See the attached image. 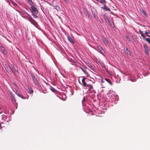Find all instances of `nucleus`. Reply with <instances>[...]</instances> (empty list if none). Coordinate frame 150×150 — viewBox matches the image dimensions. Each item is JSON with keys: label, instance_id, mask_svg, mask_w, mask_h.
Masks as SVG:
<instances>
[{"label": "nucleus", "instance_id": "obj_29", "mask_svg": "<svg viewBox=\"0 0 150 150\" xmlns=\"http://www.w3.org/2000/svg\"><path fill=\"white\" fill-rule=\"evenodd\" d=\"M12 3L15 6H17L16 4L14 2H12Z\"/></svg>", "mask_w": 150, "mask_h": 150}, {"label": "nucleus", "instance_id": "obj_8", "mask_svg": "<svg viewBox=\"0 0 150 150\" xmlns=\"http://www.w3.org/2000/svg\"><path fill=\"white\" fill-rule=\"evenodd\" d=\"M102 40L106 45H108L109 43V41L105 38H103Z\"/></svg>", "mask_w": 150, "mask_h": 150}, {"label": "nucleus", "instance_id": "obj_31", "mask_svg": "<svg viewBox=\"0 0 150 150\" xmlns=\"http://www.w3.org/2000/svg\"><path fill=\"white\" fill-rule=\"evenodd\" d=\"M2 127L1 124V123H0V129H2Z\"/></svg>", "mask_w": 150, "mask_h": 150}, {"label": "nucleus", "instance_id": "obj_36", "mask_svg": "<svg viewBox=\"0 0 150 150\" xmlns=\"http://www.w3.org/2000/svg\"><path fill=\"white\" fill-rule=\"evenodd\" d=\"M71 62H74V61L73 60H71Z\"/></svg>", "mask_w": 150, "mask_h": 150}, {"label": "nucleus", "instance_id": "obj_20", "mask_svg": "<svg viewBox=\"0 0 150 150\" xmlns=\"http://www.w3.org/2000/svg\"><path fill=\"white\" fill-rule=\"evenodd\" d=\"M126 38L127 40L129 41H131V39H130V38L129 37V36H126Z\"/></svg>", "mask_w": 150, "mask_h": 150}, {"label": "nucleus", "instance_id": "obj_26", "mask_svg": "<svg viewBox=\"0 0 150 150\" xmlns=\"http://www.w3.org/2000/svg\"><path fill=\"white\" fill-rule=\"evenodd\" d=\"M35 14H32V15L34 17V18H37L38 16L35 15Z\"/></svg>", "mask_w": 150, "mask_h": 150}, {"label": "nucleus", "instance_id": "obj_19", "mask_svg": "<svg viewBox=\"0 0 150 150\" xmlns=\"http://www.w3.org/2000/svg\"><path fill=\"white\" fill-rule=\"evenodd\" d=\"M145 33L146 34V35L149 37H150V33L148 32H145Z\"/></svg>", "mask_w": 150, "mask_h": 150}, {"label": "nucleus", "instance_id": "obj_18", "mask_svg": "<svg viewBox=\"0 0 150 150\" xmlns=\"http://www.w3.org/2000/svg\"><path fill=\"white\" fill-rule=\"evenodd\" d=\"M139 32L141 33V36L144 39L145 38V36L143 34L142 31L140 30H139Z\"/></svg>", "mask_w": 150, "mask_h": 150}, {"label": "nucleus", "instance_id": "obj_33", "mask_svg": "<svg viewBox=\"0 0 150 150\" xmlns=\"http://www.w3.org/2000/svg\"><path fill=\"white\" fill-rule=\"evenodd\" d=\"M127 54H130V51H128V52H127Z\"/></svg>", "mask_w": 150, "mask_h": 150}, {"label": "nucleus", "instance_id": "obj_17", "mask_svg": "<svg viewBox=\"0 0 150 150\" xmlns=\"http://www.w3.org/2000/svg\"><path fill=\"white\" fill-rule=\"evenodd\" d=\"M10 93L12 99L13 100H15V97L13 95V93L12 92H11Z\"/></svg>", "mask_w": 150, "mask_h": 150}, {"label": "nucleus", "instance_id": "obj_22", "mask_svg": "<svg viewBox=\"0 0 150 150\" xmlns=\"http://www.w3.org/2000/svg\"><path fill=\"white\" fill-rule=\"evenodd\" d=\"M145 40L146 41H147L148 42H149L150 44V38H147L145 39Z\"/></svg>", "mask_w": 150, "mask_h": 150}, {"label": "nucleus", "instance_id": "obj_3", "mask_svg": "<svg viewBox=\"0 0 150 150\" xmlns=\"http://www.w3.org/2000/svg\"><path fill=\"white\" fill-rule=\"evenodd\" d=\"M31 76L33 82L36 85L37 87L38 88H40L41 86L38 83L36 78L35 77L34 74L33 73H31Z\"/></svg>", "mask_w": 150, "mask_h": 150}, {"label": "nucleus", "instance_id": "obj_2", "mask_svg": "<svg viewBox=\"0 0 150 150\" xmlns=\"http://www.w3.org/2000/svg\"><path fill=\"white\" fill-rule=\"evenodd\" d=\"M86 79V78H85V77H83V79H82V83L81 85L83 86H84L85 87H88V90L89 91H91L92 89H93V88L92 85L91 84L87 83H86L85 81V80Z\"/></svg>", "mask_w": 150, "mask_h": 150}, {"label": "nucleus", "instance_id": "obj_37", "mask_svg": "<svg viewBox=\"0 0 150 150\" xmlns=\"http://www.w3.org/2000/svg\"><path fill=\"white\" fill-rule=\"evenodd\" d=\"M126 50L127 51H128V48H126Z\"/></svg>", "mask_w": 150, "mask_h": 150}, {"label": "nucleus", "instance_id": "obj_35", "mask_svg": "<svg viewBox=\"0 0 150 150\" xmlns=\"http://www.w3.org/2000/svg\"><path fill=\"white\" fill-rule=\"evenodd\" d=\"M92 83L93 84L94 83H95V81H93Z\"/></svg>", "mask_w": 150, "mask_h": 150}, {"label": "nucleus", "instance_id": "obj_27", "mask_svg": "<svg viewBox=\"0 0 150 150\" xmlns=\"http://www.w3.org/2000/svg\"><path fill=\"white\" fill-rule=\"evenodd\" d=\"M145 52L147 54L149 53L148 49H146V50L145 49Z\"/></svg>", "mask_w": 150, "mask_h": 150}, {"label": "nucleus", "instance_id": "obj_24", "mask_svg": "<svg viewBox=\"0 0 150 150\" xmlns=\"http://www.w3.org/2000/svg\"><path fill=\"white\" fill-rule=\"evenodd\" d=\"M144 47L145 49H145H148V47H147V46L146 45H145V44H144Z\"/></svg>", "mask_w": 150, "mask_h": 150}, {"label": "nucleus", "instance_id": "obj_40", "mask_svg": "<svg viewBox=\"0 0 150 150\" xmlns=\"http://www.w3.org/2000/svg\"><path fill=\"white\" fill-rule=\"evenodd\" d=\"M2 113V112H1V111H0V114H1Z\"/></svg>", "mask_w": 150, "mask_h": 150}, {"label": "nucleus", "instance_id": "obj_15", "mask_svg": "<svg viewBox=\"0 0 150 150\" xmlns=\"http://www.w3.org/2000/svg\"><path fill=\"white\" fill-rule=\"evenodd\" d=\"M100 2L103 4L105 5L106 1L105 0H100Z\"/></svg>", "mask_w": 150, "mask_h": 150}, {"label": "nucleus", "instance_id": "obj_5", "mask_svg": "<svg viewBox=\"0 0 150 150\" xmlns=\"http://www.w3.org/2000/svg\"><path fill=\"white\" fill-rule=\"evenodd\" d=\"M81 70L86 75L87 77L89 76V74L86 71V69H88L86 67L83 66L80 67Z\"/></svg>", "mask_w": 150, "mask_h": 150}, {"label": "nucleus", "instance_id": "obj_25", "mask_svg": "<svg viewBox=\"0 0 150 150\" xmlns=\"http://www.w3.org/2000/svg\"><path fill=\"white\" fill-rule=\"evenodd\" d=\"M142 13L144 15H145L146 14V13H145V12H144V10L143 9H142V11H141Z\"/></svg>", "mask_w": 150, "mask_h": 150}, {"label": "nucleus", "instance_id": "obj_9", "mask_svg": "<svg viewBox=\"0 0 150 150\" xmlns=\"http://www.w3.org/2000/svg\"><path fill=\"white\" fill-rule=\"evenodd\" d=\"M15 93L16 94L18 95L19 97H21V98L24 99L25 98L24 97V96L21 95L16 90L15 91Z\"/></svg>", "mask_w": 150, "mask_h": 150}, {"label": "nucleus", "instance_id": "obj_6", "mask_svg": "<svg viewBox=\"0 0 150 150\" xmlns=\"http://www.w3.org/2000/svg\"><path fill=\"white\" fill-rule=\"evenodd\" d=\"M97 47L99 52L103 55L105 53V51L103 49L101 46L98 45L97 46Z\"/></svg>", "mask_w": 150, "mask_h": 150}, {"label": "nucleus", "instance_id": "obj_7", "mask_svg": "<svg viewBox=\"0 0 150 150\" xmlns=\"http://www.w3.org/2000/svg\"><path fill=\"white\" fill-rule=\"evenodd\" d=\"M67 39L69 42L71 43H74V39L71 37L70 36H67Z\"/></svg>", "mask_w": 150, "mask_h": 150}, {"label": "nucleus", "instance_id": "obj_39", "mask_svg": "<svg viewBox=\"0 0 150 150\" xmlns=\"http://www.w3.org/2000/svg\"><path fill=\"white\" fill-rule=\"evenodd\" d=\"M31 0H28V2L29 1H30Z\"/></svg>", "mask_w": 150, "mask_h": 150}, {"label": "nucleus", "instance_id": "obj_30", "mask_svg": "<svg viewBox=\"0 0 150 150\" xmlns=\"http://www.w3.org/2000/svg\"><path fill=\"white\" fill-rule=\"evenodd\" d=\"M85 13L86 16H87L88 15V13L86 11H85Z\"/></svg>", "mask_w": 150, "mask_h": 150}, {"label": "nucleus", "instance_id": "obj_13", "mask_svg": "<svg viewBox=\"0 0 150 150\" xmlns=\"http://www.w3.org/2000/svg\"><path fill=\"white\" fill-rule=\"evenodd\" d=\"M104 18L106 21V23H110V21H109L107 16L105 15H104Z\"/></svg>", "mask_w": 150, "mask_h": 150}, {"label": "nucleus", "instance_id": "obj_34", "mask_svg": "<svg viewBox=\"0 0 150 150\" xmlns=\"http://www.w3.org/2000/svg\"><path fill=\"white\" fill-rule=\"evenodd\" d=\"M101 82H102V83H104V81H103V79H102V80H101Z\"/></svg>", "mask_w": 150, "mask_h": 150}, {"label": "nucleus", "instance_id": "obj_21", "mask_svg": "<svg viewBox=\"0 0 150 150\" xmlns=\"http://www.w3.org/2000/svg\"><path fill=\"white\" fill-rule=\"evenodd\" d=\"M51 90L53 92H55L56 90H55L52 87H51L50 88Z\"/></svg>", "mask_w": 150, "mask_h": 150}, {"label": "nucleus", "instance_id": "obj_10", "mask_svg": "<svg viewBox=\"0 0 150 150\" xmlns=\"http://www.w3.org/2000/svg\"><path fill=\"white\" fill-rule=\"evenodd\" d=\"M101 8L105 10L106 11H110V9L109 8H108L107 6H105V5H104L103 7H101Z\"/></svg>", "mask_w": 150, "mask_h": 150}, {"label": "nucleus", "instance_id": "obj_38", "mask_svg": "<svg viewBox=\"0 0 150 150\" xmlns=\"http://www.w3.org/2000/svg\"><path fill=\"white\" fill-rule=\"evenodd\" d=\"M64 1L66 2V1H67V0H64Z\"/></svg>", "mask_w": 150, "mask_h": 150}, {"label": "nucleus", "instance_id": "obj_14", "mask_svg": "<svg viewBox=\"0 0 150 150\" xmlns=\"http://www.w3.org/2000/svg\"><path fill=\"white\" fill-rule=\"evenodd\" d=\"M105 80L106 81L108 82L110 85H112V83L110 81L109 79L105 78Z\"/></svg>", "mask_w": 150, "mask_h": 150}, {"label": "nucleus", "instance_id": "obj_41", "mask_svg": "<svg viewBox=\"0 0 150 150\" xmlns=\"http://www.w3.org/2000/svg\"><path fill=\"white\" fill-rule=\"evenodd\" d=\"M1 109V107H0V109Z\"/></svg>", "mask_w": 150, "mask_h": 150}, {"label": "nucleus", "instance_id": "obj_16", "mask_svg": "<svg viewBox=\"0 0 150 150\" xmlns=\"http://www.w3.org/2000/svg\"><path fill=\"white\" fill-rule=\"evenodd\" d=\"M110 25L113 28H114L115 27V25L114 24V23L113 22H110V23H109Z\"/></svg>", "mask_w": 150, "mask_h": 150}, {"label": "nucleus", "instance_id": "obj_23", "mask_svg": "<svg viewBox=\"0 0 150 150\" xmlns=\"http://www.w3.org/2000/svg\"><path fill=\"white\" fill-rule=\"evenodd\" d=\"M28 3L30 5H31V6H33V2L31 0L28 1Z\"/></svg>", "mask_w": 150, "mask_h": 150}, {"label": "nucleus", "instance_id": "obj_4", "mask_svg": "<svg viewBox=\"0 0 150 150\" xmlns=\"http://www.w3.org/2000/svg\"><path fill=\"white\" fill-rule=\"evenodd\" d=\"M30 10L32 14H37L38 13V11L37 8L33 6H31Z\"/></svg>", "mask_w": 150, "mask_h": 150}, {"label": "nucleus", "instance_id": "obj_1", "mask_svg": "<svg viewBox=\"0 0 150 150\" xmlns=\"http://www.w3.org/2000/svg\"><path fill=\"white\" fill-rule=\"evenodd\" d=\"M21 13L24 15V16H23V18L26 17L27 18L32 24L35 26H37V23L35 21L25 10H23Z\"/></svg>", "mask_w": 150, "mask_h": 150}, {"label": "nucleus", "instance_id": "obj_12", "mask_svg": "<svg viewBox=\"0 0 150 150\" xmlns=\"http://www.w3.org/2000/svg\"><path fill=\"white\" fill-rule=\"evenodd\" d=\"M28 92L29 93H32L33 92V91L31 88L28 87Z\"/></svg>", "mask_w": 150, "mask_h": 150}, {"label": "nucleus", "instance_id": "obj_28", "mask_svg": "<svg viewBox=\"0 0 150 150\" xmlns=\"http://www.w3.org/2000/svg\"><path fill=\"white\" fill-rule=\"evenodd\" d=\"M12 68H13V69L15 71H16V68H15V66L14 65H13L12 66Z\"/></svg>", "mask_w": 150, "mask_h": 150}, {"label": "nucleus", "instance_id": "obj_32", "mask_svg": "<svg viewBox=\"0 0 150 150\" xmlns=\"http://www.w3.org/2000/svg\"><path fill=\"white\" fill-rule=\"evenodd\" d=\"M4 67L5 68H6V67L7 68V66L6 65V64H5V66H4Z\"/></svg>", "mask_w": 150, "mask_h": 150}, {"label": "nucleus", "instance_id": "obj_11", "mask_svg": "<svg viewBox=\"0 0 150 150\" xmlns=\"http://www.w3.org/2000/svg\"><path fill=\"white\" fill-rule=\"evenodd\" d=\"M88 67H89L90 68V69L91 70H92L94 71L95 70V69L94 68V67H93V66L91 65V64H90V63H89L88 64Z\"/></svg>", "mask_w": 150, "mask_h": 150}]
</instances>
